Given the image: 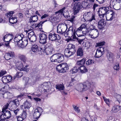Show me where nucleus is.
Here are the masks:
<instances>
[{
  "mask_svg": "<svg viewBox=\"0 0 121 121\" xmlns=\"http://www.w3.org/2000/svg\"><path fill=\"white\" fill-rule=\"evenodd\" d=\"M90 34L91 35V37L93 39L96 38L99 35V31L97 28L91 31L90 32Z\"/></svg>",
  "mask_w": 121,
  "mask_h": 121,
  "instance_id": "nucleus-19",
  "label": "nucleus"
},
{
  "mask_svg": "<svg viewBox=\"0 0 121 121\" xmlns=\"http://www.w3.org/2000/svg\"><path fill=\"white\" fill-rule=\"evenodd\" d=\"M17 78L20 77L22 75V73L21 72H17L16 74L15 75Z\"/></svg>",
  "mask_w": 121,
  "mask_h": 121,
  "instance_id": "nucleus-55",
  "label": "nucleus"
},
{
  "mask_svg": "<svg viewBox=\"0 0 121 121\" xmlns=\"http://www.w3.org/2000/svg\"><path fill=\"white\" fill-rule=\"evenodd\" d=\"M65 7L63 8L62 9L59 10L58 11V12L60 13L61 14L63 13L64 11V10L65 9Z\"/></svg>",
  "mask_w": 121,
  "mask_h": 121,
  "instance_id": "nucleus-64",
  "label": "nucleus"
},
{
  "mask_svg": "<svg viewBox=\"0 0 121 121\" xmlns=\"http://www.w3.org/2000/svg\"><path fill=\"white\" fill-rule=\"evenodd\" d=\"M57 28V32L58 33L60 34L61 35H65V31H63L62 30L60 25H58Z\"/></svg>",
  "mask_w": 121,
  "mask_h": 121,
  "instance_id": "nucleus-30",
  "label": "nucleus"
},
{
  "mask_svg": "<svg viewBox=\"0 0 121 121\" xmlns=\"http://www.w3.org/2000/svg\"><path fill=\"white\" fill-rule=\"evenodd\" d=\"M14 41L15 42H20V40H19L17 35H16L14 38Z\"/></svg>",
  "mask_w": 121,
  "mask_h": 121,
  "instance_id": "nucleus-61",
  "label": "nucleus"
},
{
  "mask_svg": "<svg viewBox=\"0 0 121 121\" xmlns=\"http://www.w3.org/2000/svg\"><path fill=\"white\" fill-rule=\"evenodd\" d=\"M17 22L16 19L15 17H13L11 16L9 18V22L12 24H14L16 23Z\"/></svg>",
  "mask_w": 121,
  "mask_h": 121,
  "instance_id": "nucleus-31",
  "label": "nucleus"
},
{
  "mask_svg": "<svg viewBox=\"0 0 121 121\" xmlns=\"http://www.w3.org/2000/svg\"><path fill=\"white\" fill-rule=\"evenodd\" d=\"M67 48L75 53L76 51L75 45L71 44H69L68 45Z\"/></svg>",
  "mask_w": 121,
  "mask_h": 121,
  "instance_id": "nucleus-25",
  "label": "nucleus"
},
{
  "mask_svg": "<svg viewBox=\"0 0 121 121\" xmlns=\"http://www.w3.org/2000/svg\"><path fill=\"white\" fill-rule=\"evenodd\" d=\"M39 43L43 44H44L47 43V35L44 33L40 34L39 35Z\"/></svg>",
  "mask_w": 121,
  "mask_h": 121,
  "instance_id": "nucleus-9",
  "label": "nucleus"
},
{
  "mask_svg": "<svg viewBox=\"0 0 121 121\" xmlns=\"http://www.w3.org/2000/svg\"><path fill=\"white\" fill-rule=\"evenodd\" d=\"M96 28V27L94 25H90L88 29L89 31H92V30L95 29Z\"/></svg>",
  "mask_w": 121,
  "mask_h": 121,
  "instance_id": "nucleus-43",
  "label": "nucleus"
},
{
  "mask_svg": "<svg viewBox=\"0 0 121 121\" xmlns=\"http://www.w3.org/2000/svg\"><path fill=\"white\" fill-rule=\"evenodd\" d=\"M62 64H60L58 65L56 67V70L58 71V72L60 73V70H61V65H62Z\"/></svg>",
  "mask_w": 121,
  "mask_h": 121,
  "instance_id": "nucleus-54",
  "label": "nucleus"
},
{
  "mask_svg": "<svg viewBox=\"0 0 121 121\" xmlns=\"http://www.w3.org/2000/svg\"><path fill=\"white\" fill-rule=\"evenodd\" d=\"M78 68L77 67H75L71 69L70 72L71 73L73 74L77 73L78 71Z\"/></svg>",
  "mask_w": 121,
  "mask_h": 121,
  "instance_id": "nucleus-36",
  "label": "nucleus"
},
{
  "mask_svg": "<svg viewBox=\"0 0 121 121\" xmlns=\"http://www.w3.org/2000/svg\"><path fill=\"white\" fill-rule=\"evenodd\" d=\"M78 1H75L74 2L75 3L73 7L74 13L75 14H76L79 12V11L82 7H85V6L83 4H85L86 3L85 2L83 1L82 3V4Z\"/></svg>",
  "mask_w": 121,
  "mask_h": 121,
  "instance_id": "nucleus-3",
  "label": "nucleus"
},
{
  "mask_svg": "<svg viewBox=\"0 0 121 121\" xmlns=\"http://www.w3.org/2000/svg\"><path fill=\"white\" fill-rule=\"evenodd\" d=\"M75 53L70 50L68 48L65 49L64 54L65 57L68 58L73 55Z\"/></svg>",
  "mask_w": 121,
  "mask_h": 121,
  "instance_id": "nucleus-18",
  "label": "nucleus"
},
{
  "mask_svg": "<svg viewBox=\"0 0 121 121\" xmlns=\"http://www.w3.org/2000/svg\"><path fill=\"white\" fill-rule=\"evenodd\" d=\"M104 54L102 52L99 51H98V50L97 49L95 56L96 57H99L101 56Z\"/></svg>",
  "mask_w": 121,
  "mask_h": 121,
  "instance_id": "nucleus-34",
  "label": "nucleus"
},
{
  "mask_svg": "<svg viewBox=\"0 0 121 121\" xmlns=\"http://www.w3.org/2000/svg\"><path fill=\"white\" fill-rule=\"evenodd\" d=\"M17 35V36L18 39H19V40H20V41H21V42H22V37L24 36L22 34V35Z\"/></svg>",
  "mask_w": 121,
  "mask_h": 121,
  "instance_id": "nucleus-53",
  "label": "nucleus"
},
{
  "mask_svg": "<svg viewBox=\"0 0 121 121\" xmlns=\"http://www.w3.org/2000/svg\"><path fill=\"white\" fill-rule=\"evenodd\" d=\"M19 56L20 59L23 61L24 63H25L27 59L25 56L23 55H21Z\"/></svg>",
  "mask_w": 121,
  "mask_h": 121,
  "instance_id": "nucleus-37",
  "label": "nucleus"
},
{
  "mask_svg": "<svg viewBox=\"0 0 121 121\" xmlns=\"http://www.w3.org/2000/svg\"><path fill=\"white\" fill-rule=\"evenodd\" d=\"M15 56V54L14 52L10 51L5 53L4 57L6 60H8L12 58Z\"/></svg>",
  "mask_w": 121,
  "mask_h": 121,
  "instance_id": "nucleus-13",
  "label": "nucleus"
},
{
  "mask_svg": "<svg viewBox=\"0 0 121 121\" xmlns=\"http://www.w3.org/2000/svg\"><path fill=\"white\" fill-rule=\"evenodd\" d=\"M24 106L25 108L28 109L31 107V105L30 102L26 100L24 102Z\"/></svg>",
  "mask_w": 121,
  "mask_h": 121,
  "instance_id": "nucleus-33",
  "label": "nucleus"
},
{
  "mask_svg": "<svg viewBox=\"0 0 121 121\" xmlns=\"http://www.w3.org/2000/svg\"><path fill=\"white\" fill-rule=\"evenodd\" d=\"M104 48L103 47H99L97 50L104 54Z\"/></svg>",
  "mask_w": 121,
  "mask_h": 121,
  "instance_id": "nucleus-59",
  "label": "nucleus"
},
{
  "mask_svg": "<svg viewBox=\"0 0 121 121\" xmlns=\"http://www.w3.org/2000/svg\"><path fill=\"white\" fill-rule=\"evenodd\" d=\"M75 18V16H72L70 18H69V19L68 20L73 23L74 22Z\"/></svg>",
  "mask_w": 121,
  "mask_h": 121,
  "instance_id": "nucleus-51",
  "label": "nucleus"
},
{
  "mask_svg": "<svg viewBox=\"0 0 121 121\" xmlns=\"http://www.w3.org/2000/svg\"><path fill=\"white\" fill-rule=\"evenodd\" d=\"M47 21V20H45L44 21H41L39 24H35L34 25V24H32L31 25V26L33 28L38 27L40 29H43L42 27V24H43L45 22Z\"/></svg>",
  "mask_w": 121,
  "mask_h": 121,
  "instance_id": "nucleus-24",
  "label": "nucleus"
},
{
  "mask_svg": "<svg viewBox=\"0 0 121 121\" xmlns=\"http://www.w3.org/2000/svg\"><path fill=\"white\" fill-rule=\"evenodd\" d=\"M84 17L86 18L87 17V20L89 22H91L93 21H96L95 14L94 13H91L90 12H88L86 14L84 15Z\"/></svg>",
  "mask_w": 121,
  "mask_h": 121,
  "instance_id": "nucleus-7",
  "label": "nucleus"
},
{
  "mask_svg": "<svg viewBox=\"0 0 121 121\" xmlns=\"http://www.w3.org/2000/svg\"><path fill=\"white\" fill-rule=\"evenodd\" d=\"M78 69L80 70V72L82 73H85L88 71L87 69L84 65H82L79 67Z\"/></svg>",
  "mask_w": 121,
  "mask_h": 121,
  "instance_id": "nucleus-26",
  "label": "nucleus"
},
{
  "mask_svg": "<svg viewBox=\"0 0 121 121\" xmlns=\"http://www.w3.org/2000/svg\"><path fill=\"white\" fill-rule=\"evenodd\" d=\"M109 10V8L108 7H102L100 8L98 11L100 17L103 18L105 15H106L108 13Z\"/></svg>",
  "mask_w": 121,
  "mask_h": 121,
  "instance_id": "nucleus-4",
  "label": "nucleus"
},
{
  "mask_svg": "<svg viewBox=\"0 0 121 121\" xmlns=\"http://www.w3.org/2000/svg\"><path fill=\"white\" fill-rule=\"evenodd\" d=\"M38 19V17L37 15H34L33 16L30 17L28 22L31 25L33 24V22H34L37 21Z\"/></svg>",
  "mask_w": 121,
  "mask_h": 121,
  "instance_id": "nucleus-22",
  "label": "nucleus"
},
{
  "mask_svg": "<svg viewBox=\"0 0 121 121\" xmlns=\"http://www.w3.org/2000/svg\"><path fill=\"white\" fill-rule=\"evenodd\" d=\"M12 77L10 75L4 76L2 78V79L3 82L4 83H8L12 80Z\"/></svg>",
  "mask_w": 121,
  "mask_h": 121,
  "instance_id": "nucleus-16",
  "label": "nucleus"
},
{
  "mask_svg": "<svg viewBox=\"0 0 121 121\" xmlns=\"http://www.w3.org/2000/svg\"><path fill=\"white\" fill-rule=\"evenodd\" d=\"M16 118L17 119V121H21L24 119L20 115L16 117Z\"/></svg>",
  "mask_w": 121,
  "mask_h": 121,
  "instance_id": "nucleus-57",
  "label": "nucleus"
},
{
  "mask_svg": "<svg viewBox=\"0 0 121 121\" xmlns=\"http://www.w3.org/2000/svg\"><path fill=\"white\" fill-rule=\"evenodd\" d=\"M17 68L20 71H22V68H23L24 67V66L22 63H20L19 65H18L17 66Z\"/></svg>",
  "mask_w": 121,
  "mask_h": 121,
  "instance_id": "nucleus-41",
  "label": "nucleus"
},
{
  "mask_svg": "<svg viewBox=\"0 0 121 121\" xmlns=\"http://www.w3.org/2000/svg\"><path fill=\"white\" fill-rule=\"evenodd\" d=\"M106 22L104 19L100 20L98 22V27L100 30H102L104 28L106 25Z\"/></svg>",
  "mask_w": 121,
  "mask_h": 121,
  "instance_id": "nucleus-17",
  "label": "nucleus"
},
{
  "mask_svg": "<svg viewBox=\"0 0 121 121\" xmlns=\"http://www.w3.org/2000/svg\"><path fill=\"white\" fill-rule=\"evenodd\" d=\"M105 42L104 41L96 43V46H100L104 45L105 44Z\"/></svg>",
  "mask_w": 121,
  "mask_h": 121,
  "instance_id": "nucleus-52",
  "label": "nucleus"
},
{
  "mask_svg": "<svg viewBox=\"0 0 121 121\" xmlns=\"http://www.w3.org/2000/svg\"><path fill=\"white\" fill-rule=\"evenodd\" d=\"M9 35L11 36V38H12L11 39H10L9 41H10L12 39L13 37V36L12 34H10L9 33L8 34H7L5 35L3 38V40L4 41L5 39L7 38L8 37H9Z\"/></svg>",
  "mask_w": 121,
  "mask_h": 121,
  "instance_id": "nucleus-40",
  "label": "nucleus"
},
{
  "mask_svg": "<svg viewBox=\"0 0 121 121\" xmlns=\"http://www.w3.org/2000/svg\"><path fill=\"white\" fill-rule=\"evenodd\" d=\"M108 12L106 15V20L108 21H111L114 17L115 13L113 11L110 10Z\"/></svg>",
  "mask_w": 121,
  "mask_h": 121,
  "instance_id": "nucleus-11",
  "label": "nucleus"
},
{
  "mask_svg": "<svg viewBox=\"0 0 121 121\" xmlns=\"http://www.w3.org/2000/svg\"><path fill=\"white\" fill-rule=\"evenodd\" d=\"M50 60L52 62H57L60 63L64 60V56L60 53L55 54L51 57Z\"/></svg>",
  "mask_w": 121,
  "mask_h": 121,
  "instance_id": "nucleus-1",
  "label": "nucleus"
},
{
  "mask_svg": "<svg viewBox=\"0 0 121 121\" xmlns=\"http://www.w3.org/2000/svg\"><path fill=\"white\" fill-rule=\"evenodd\" d=\"M116 98L117 100L118 101L119 103L121 102V95L119 94L117 95L116 96Z\"/></svg>",
  "mask_w": 121,
  "mask_h": 121,
  "instance_id": "nucleus-48",
  "label": "nucleus"
},
{
  "mask_svg": "<svg viewBox=\"0 0 121 121\" xmlns=\"http://www.w3.org/2000/svg\"><path fill=\"white\" fill-rule=\"evenodd\" d=\"M23 111V112L22 113V114H20V115L24 120L26 118V111L24 110Z\"/></svg>",
  "mask_w": 121,
  "mask_h": 121,
  "instance_id": "nucleus-42",
  "label": "nucleus"
},
{
  "mask_svg": "<svg viewBox=\"0 0 121 121\" xmlns=\"http://www.w3.org/2000/svg\"><path fill=\"white\" fill-rule=\"evenodd\" d=\"M85 26V25L84 24H82L76 30H74V32L76 33L78 36H79L80 34L81 33L82 30L84 29Z\"/></svg>",
  "mask_w": 121,
  "mask_h": 121,
  "instance_id": "nucleus-20",
  "label": "nucleus"
},
{
  "mask_svg": "<svg viewBox=\"0 0 121 121\" xmlns=\"http://www.w3.org/2000/svg\"><path fill=\"white\" fill-rule=\"evenodd\" d=\"M28 66V65H26V66H25L23 68L22 70H23L25 71H26V72H28V69L27 68V67Z\"/></svg>",
  "mask_w": 121,
  "mask_h": 121,
  "instance_id": "nucleus-62",
  "label": "nucleus"
},
{
  "mask_svg": "<svg viewBox=\"0 0 121 121\" xmlns=\"http://www.w3.org/2000/svg\"><path fill=\"white\" fill-rule=\"evenodd\" d=\"M119 106H117L116 107H113L112 108V110L114 112H117L119 110Z\"/></svg>",
  "mask_w": 121,
  "mask_h": 121,
  "instance_id": "nucleus-46",
  "label": "nucleus"
},
{
  "mask_svg": "<svg viewBox=\"0 0 121 121\" xmlns=\"http://www.w3.org/2000/svg\"><path fill=\"white\" fill-rule=\"evenodd\" d=\"M77 55L80 56H82L83 55V51L82 48L80 47L78 49L77 51Z\"/></svg>",
  "mask_w": 121,
  "mask_h": 121,
  "instance_id": "nucleus-32",
  "label": "nucleus"
},
{
  "mask_svg": "<svg viewBox=\"0 0 121 121\" xmlns=\"http://www.w3.org/2000/svg\"><path fill=\"white\" fill-rule=\"evenodd\" d=\"M14 13V12L11 11L6 14L5 15L7 17H9V16L12 17V15Z\"/></svg>",
  "mask_w": 121,
  "mask_h": 121,
  "instance_id": "nucleus-50",
  "label": "nucleus"
},
{
  "mask_svg": "<svg viewBox=\"0 0 121 121\" xmlns=\"http://www.w3.org/2000/svg\"><path fill=\"white\" fill-rule=\"evenodd\" d=\"M9 104L8 103H7L3 107V108L2 109V111L8 110L7 109L8 108V106H9Z\"/></svg>",
  "mask_w": 121,
  "mask_h": 121,
  "instance_id": "nucleus-45",
  "label": "nucleus"
},
{
  "mask_svg": "<svg viewBox=\"0 0 121 121\" xmlns=\"http://www.w3.org/2000/svg\"><path fill=\"white\" fill-rule=\"evenodd\" d=\"M74 33V31H73L71 30H67V31L66 32L65 35L66 34V35H68L69 36L72 37Z\"/></svg>",
  "mask_w": 121,
  "mask_h": 121,
  "instance_id": "nucleus-39",
  "label": "nucleus"
},
{
  "mask_svg": "<svg viewBox=\"0 0 121 121\" xmlns=\"http://www.w3.org/2000/svg\"><path fill=\"white\" fill-rule=\"evenodd\" d=\"M43 52L46 53L47 54L49 55L52 54L53 52L54 51V48L52 45L49 46L47 48H44Z\"/></svg>",
  "mask_w": 121,
  "mask_h": 121,
  "instance_id": "nucleus-15",
  "label": "nucleus"
},
{
  "mask_svg": "<svg viewBox=\"0 0 121 121\" xmlns=\"http://www.w3.org/2000/svg\"><path fill=\"white\" fill-rule=\"evenodd\" d=\"M60 26L61 30L62 31H65V34L66 30L67 29V25L65 23H62L60 24Z\"/></svg>",
  "mask_w": 121,
  "mask_h": 121,
  "instance_id": "nucleus-27",
  "label": "nucleus"
},
{
  "mask_svg": "<svg viewBox=\"0 0 121 121\" xmlns=\"http://www.w3.org/2000/svg\"><path fill=\"white\" fill-rule=\"evenodd\" d=\"M22 79L23 81H25V85H27V83L29 80V78L28 77H23Z\"/></svg>",
  "mask_w": 121,
  "mask_h": 121,
  "instance_id": "nucleus-44",
  "label": "nucleus"
},
{
  "mask_svg": "<svg viewBox=\"0 0 121 121\" xmlns=\"http://www.w3.org/2000/svg\"><path fill=\"white\" fill-rule=\"evenodd\" d=\"M42 111V109L40 107H38L35 109L33 114L34 118L38 119L41 115Z\"/></svg>",
  "mask_w": 121,
  "mask_h": 121,
  "instance_id": "nucleus-8",
  "label": "nucleus"
},
{
  "mask_svg": "<svg viewBox=\"0 0 121 121\" xmlns=\"http://www.w3.org/2000/svg\"><path fill=\"white\" fill-rule=\"evenodd\" d=\"M37 45L36 44H34L32 45L31 47L32 51L34 52H35L37 51L39 49Z\"/></svg>",
  "mask_w": 121,
  "mask_h": 121,
  "instance_id": "nucleus-29",
  "label": "nucleus"
},
{
  "mask_svg": "<svg viewBox=\"0 0 121 121\" xmlns=\"http://www.w3.org/2000/svg\"><path fill=\"white\" fill-rule=\"evenodd\" d=\"M62 68H63L65 70H64V72H65L68 70L69 69V67L67 64L66 63H64L63 64H62Z\"/></svg>",
  "mask_w": 121,
  "mask_h": 121,
  "instance_id": "nucleus-35",
  "label": "nucleus"
},
{
  "mask_svg": "<svg viewBox=\"0 0 121 121\" xmlns=\"http://www.w3.org/2000/svg\"><path fill=\"white\" fill-rule=\"evenodd\" d=\"M91 85V83L90 82L87 81L79 85L78 90L79 92L86 91L90 88Z\"/></svg>",
  "mask_w": 121,
  "mask_h": 121,
  "instance_id": "nucleus-2",
  "label": "nucleus"
},
{
  "mask_svg": "<svg viewBox=\"0 0 121 121\" xmlns=\"http://www.w3.org/2000/svg\"><path fill=\"white\" fill-rule=\"evenodd\" d=\"M95 61L91 59H89L86 62V64L87 65H91L95 63Z\"/></svg>",
  "mask_w": 121,
  "mask_h": 121,
  "instance_id": "nucleus-38",
  "label": "nucleus"
},
{
  "mask_svg": "<svg viewBox=\"0 0 121 121\" xmlns=\"http://www.w3.org/2000/svg\"><path fill=\"white\" fill-rule=\"evenodd\" d=\"M103 98L105 102L107 104H108L110 103V101L108 99H107L104 96H103Z\"/></svg>",
  "mask_w": 121,
  "mask_h": 121,
  "instance_id": "nucleus-49",
  "label": "nucleus"
},
{
  "mask_svg": "<svg viewBox=\"0 0 121 121\" xmlns=\"http://www.w3.org/2000/svg\"><path fill=\"white\" fill-rule=\"evenodd\" d=\"M28 37L29 41L31 42H33L36 40V36L33 31L28 33Z\"/></svg>",
  "mask_w": 121,
  "mask_h": 121,
  "instance_id": "nucleus-12",
  "label": "nucleus"
},
{
  "mask_svg": "<svg viewBox=\"0 0 121 121\" xmlns=\"http://www.w3.org/2000/svg\"><path fill=\"white\" fill-rule=\"evenodd\" d=\"M19 100L18 98L11 101L9 103V107L12 109L16 108L20 105Z\"/></svg>",
  "mask_w": 121,
  "mask_h": 121,
  "instance_id": "nucleus-5",
  "label": "nucleus"
},
{
  "mask_svg": "<svg viewBox=\"0 0 121 121\" xmlns=\"http://www.w3.org/2000/svg\"><path fill=\"white\" fill-rule=\"evenodd\" d=\"M57 89L60 91L63 90L65 89V87L63 84H58L56 85Z\"/></svg>",
  "mask_w": 121,
  "mask_h": 121,
  "instance_id": "nucleus-28",
  "label": "nucleus"
},
{
  "mask_svg": "<svg viewBox=\"0 0 121 121\" xmlns=\"http://www.w3.org/2000/svg\"><path fill=\"white\" fill-rule=\"evenodd\" d=\"M44 49V48L43 49L42 48H39V49L37 51L38 53L40 55L42 54V52H44L43 51Z\"/></svg>",
  "mask_w": 121,
  "mask_h": 121,
  "instance_id": "nucleus-47",
  "label": "nucleus"
},
{
  "mask_svg": "<svg viewBox=\"0 0 121 121\" xmlns=\"http://www.w3.org/2000/svg\"><path fill=\"white\" fill-rule=\"evenodd\" d=\"M107 57L108 60L112 62L114 60V57L113 54L111 52H108L107 54Z\"/></svg>",
  "mask_w": 121,
  "mask_h": 121,
  "instance_id": "nucleus-21",
  "label": "nucleus"
},
{
  "mask_svg": "<svg viewBox=\"0 0 121 121\" xmlns=\"http://www.w3.org/2000/svg\"><path fill=\"white\" fill-rule=\"evenodd\" d=\"M6 73V72L3 70H2L0 72V77L3 76Z\"/></svg>",
  "mask_w": 121,
  "mask_h": 121,
  "instance_id": "nucleus-56",
  "label": "nucleus"
},
{
  "mask_svg": "<svg viewBox=\"0 0 121 121\" xmlns=\"http://www.w3.org/2000/svg\"><path fill=\"white\" fill-rule=\"evenodd\" d=\"M61 38L59 35L56 34L54 33H50L48 35L49 40L52 41L60 39Z\"/></svg>",
  "mask_w": 121,
  "mask_h": 121,
  "instance_id": "nucleus-6",
  "label": "nucleus"
},
{
  "mask_svg": "<svg viewBox=\"0 0 121 121\" xmlns=\"http://www.w3.org/2000/svg\"><path fill=\"white\" fill-rule=\"evenodd\" d=\"M119 68V66L118 64H117L114 66L113 68L114 69L116 70H118Z\"/></svg>",
  "mask_w": 121,
  "mask_h": 121,
  "instance_id": "nucleus-58",
  "label": "nucleus"
},
{
  "mask_svg": "<svg viewBox=\"0 0 121 121\" xmlns=\"http://www.w3.org/2000/svg\"><path fill=\"white\" fill-rule=\"evenodd\" d=\"M86 34V31H83L82 30L81 33H80L79 35V36H84Z\"/></svg>",
  "mask_w": 121,
  "mask_h": 121,
  "instance_id": "nucleus-60",
  "label": "nucleus"
},
{
  "mask_svg": "<svg viewBox=\"0 0 121 121\" xmlns=\"http://www.w3.org/2000/svg\"><path fill=\"white\" fill-rule=\"evenodd\" d=\"M6 119L5 118L3 119L2 117V115H0V121H9V120Z\"/></svg>",
  "mask_w": 121,
  "mask_h": 121,
  "instance_id": "nucleus-63",
  "label": "nucleus"
},
{
  "mask_svg": "<svg viewBox=\"0 0 121 121\" xmlns=\"http://www.w3.org/2000/svg\"><path fill=\"white\" fill-rule=\"evenodd\" d=\"M1 114L2 116L4 117V118L6 119H9L11 117L12 114L10 111L8 110L2 111Z\"/></svg>",
  "mask_w": 121,
  "mask_h": 121,
  "instance_id": "nucleus-14",
  "label": "nucleus"
},
{
  "mask_svg": "<svg viewBox=\"0 0 121 121\" xmlns=\"http://www.w3.org/2000/svg\"><path fill=\"white\" fill-rule=\"evenodd\" d=\"M117 3L113 7L116 8L115 9L118 10L121 9V0H115Z\"/></svg>",
  "mask_w": 121,
  "mask_h": 121,
  "instance_id": "nucleus-23",
  "label": "nucleus"
},
{
  "mask_svg": "<svg viewBox=\"0 0 121 121\" xmlns=\"http://www.w3.org/2000/svg\"><path fill=\"white\" fill-rule=\"evenodd\" d=\"M0 96L4 98L8 99H11L13 97L11 93L8 92H4L1 90L0 91Z\"/></svg>",
  "mask_w": 121,
  "mask_h": 121,
  "instance_id": "nucleus-10",
  "label": "nucleus"
}]
</instances>
